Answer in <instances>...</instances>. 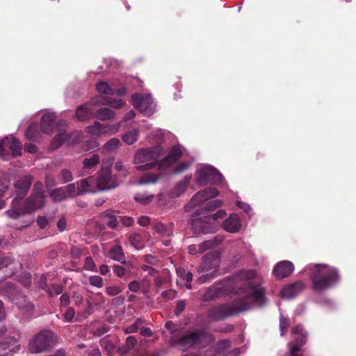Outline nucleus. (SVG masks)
Masks as SVG:
<instances>
[{
	"label": "nucleus",
	"instance_id": "1",
	"mask_svg": "<svg viewBox=\"0 0 356 356\" xmlns=\"http://www.w3.org/2000/svg\"><path fill=\"white\" fill-rule=\"evenodd\" d=\"M236 293L240 296L238 299L211 309L208 312L209 317L220 321L251 309L253 304L261 307L266 302L265 291L259 284L250 282L246 287L239 289Z\"/></svg>",
	"mask_w": 356,
	"mask_h": 356
},
{
	"label": "nucleus",
	"instance_id": "2",
	"mask_svg": "<svg viewBox=\"0 0 356 356\" xmlns=\"http://www.w3.org/2000/svg\"><path fill=\"white\" fill-rule=\"evenodd\" d=\"M306 268L312 271L311 280L316 291H325L339 280L337 269L326 264H309Z\"/></svg>",
	"mask_w": 356,
	"mask_h": 356
},
{
	"label": "nucleus",
	"instance_id": "3",
	"mask_svg": "<svg viewBox=\"0 0 356 356\" xmlns=\"http://www.w3.org/2000/svg\"><path fill=\"white\" fill-rule=\"evenodd\" d=\"M163 152V147L157 145L153 147L138 149L134 156L133 163L139 171L161 169L159 158Z\"/></svg>",
	"mask_w": 356,
	"mask_h": 356
},
{
	"label": "nucleus",
	"instance_id": "4",
	"mask_svg": "<svg viewBox=\"0 0 356 356\" xmlns=\"http://www.w3.org/2000/svg\"><path fill=\"white\" fill-rule=\"evenodd\" d=\"M44 205V196L31 194L26 200L13 199L10 209L6 214L13 219L19 218L26 213L34 212Z\"/></svg>",
	"mask_w": 356,
	"mask_h": 356
},
{
	"label": "nucleus",
	"instance_id": "5",
	"mask_svg": "<svg viewBox=\"0 0 356 356\" xmlns=\"http://www.w3.org/2000/svg\"><path fill=\"white\" fill-rule=\"evenodd\" d=\"M220 259L219 253L211 252L206 254L202 263L198 268V273H202L197 280L199 284L210 281L216 276L218 268L220 266Z\"/></svg>",
	"mask_w": 356,
	"mask_h": 356
},
{
	"label": "nucleus",
	"instance_id": "6",
	"mask_svg": "<svg viewBox=\"0 0 356 356\" xmlns=\"http://www.w3.org/2000/svg\"><path fill=\"white\" fill-rule=\"evenodd\" d=\"M213 341L211 334L202 331H188L179 339L174 337L173 341L184 348H201Z\"/></svg>",
	"mask_w": 356,
	"mask_h": 356
},
{
	"label": "nucleus",
	"instance_id": "7",
	"mask_svg": "<svg viewBox=\"0 0 356 356\" xmlns=\"http://www.w3.org/2000/svg\"><path fill=\"white\" fill-rule=\"evenodd\" d=\"M56 343V335L51 330H44L30 341L29 350L31 353H40L54 346Z\"/></svg>",
	"mask_w": 356,
	"mask_h": 356
},
{
	"label": "nucleus",
	"instance_id": "8",
	"mask_svg": "<svg viewBox=\"0 0 356 356\" xmlns=\"http://www.w3.org/2000/svg\"><path fill=\"white\" fill-rule=\"evenodd\" d=\"M223 180L222 174L209 165L202 166L196 172V182L200 186H205L208 183L222 184Z\"/></svg>",
	"mask_w": 356,
	"mask_h": 356
},
{
	"label": "nucleus",
	"instance_id": "9",
	"mask_svg": "<svg viewBox=\"0 0 356 356\" xmlns=\"http://www.w3.org/2000/svg\"><path fill=\"white\" fill-rule=\"evenodd\" d=\"M22 145L13 136L6 137L0 140V156L3 160H9L21 155Z\"/></svg>",
	"mask_w": 356,
	"mask_h": 356
},
{
	"label": "nucleus",
	"instance_id": "10",
	"mask_svg": "<svg viewBox=\"0 0 356 356\" xmlns=\"http://www.w3.org/2000/svg\"><path fill=\"white\" fill-rule=\"evenodd\" d=\"M293 341L289 343L291 356H302L301 348L305 344L307 339V332L302 325L293 327L291 331Z\"/></svg>",
	"mask_w": 356,
	"mask_h": 356
},
{
	"label": "nucleus",
	"instance_id": "11",
	"mask_svg": "<svg viewBox=\"0 0 356 356\" xmlns=\"http://www.w3.org/2000/svg\"><path fill=\"white\" fill-rule=\"evenodd\" d=\"M97 183L99 191L110 190L118 186L115 177L111 175V163L108 162L102 164L98 172Z\"/></svg>",
	"mask_w": 356,
	"mask_h": 356
},
{
	"label": "nucleus",
	"instance_id": "12",
	"mask_svg": "<svg viewBox=\"0 0 356 356\" xmlns=\"http://www.w3.org/2000/svg\"><path fill=\"white\" fill-rule=\"evenodd\" d=\"M131 102L134 107L145 115L150 116L155 111L156 104L149 95L134 94Z\"/></svg>",
	"mask_w": 356,
	"mask_h": 356
},
{
	"label": "nucleus",
	"instance_id": "13",
	"mask_svg": "<svg viewBox=\"0 0 356 356\" xmlns=\"http://www.w3.org/2000/svg\"><path fill=\"white\" fill-rule=\"evenodd\" d=\"M199 215L200 213H197L191 218V226L196 234H208L217 231V223L207 220V216L199 217Z\"/></svg>",
	"mask_w": 356,
	"mask_h": 356
},
{
	"label": "nucleus",
	"instance_id": "14",
	"mask_svg": "<svg viewBox=\"0 0 356 356\" xmlns=\"http://www.w3.org/2000/svg\"><path fill=\"white\" fill-rule=\"evenodd\" d=\"M120 127V124L116 125H106L101 124L98 121H95L92 125L88 126L86 128L87 133L94 135L99 136L101 134H115Z\"/></svg>",
	"mask_w": 356,
	"mask_h": 356
},
{
	"label": "nucleus",
	"instance_id": "15",
	"mask_svg": "<svg viewBox=\"0 0 356 356\" xmlns=\"http://www.w3.org/2000/svg\"><path fill=\"white\" fill-rule=\"evenodd\" d=\"M20 349V344L15 337H6L0 342V356H13Z\"/></svg>",
	"mask_w": 356,
	"mask_h": 356
},
{
	"label": "nucleus",
	"instance_id": "16",
	"mask_svg": "<svg viewBox=\"0 0 356 356\" xmlns=\"http://www.w3.org/2000/svg\"><path fill=\"white\" fill-rule=\"evenodd\" d=\"M76 184L79 186L78 195L95 193L99 191L97 183L93 177L81 179L76 181Z\"/></svg>",
	"mask_w": 356,
	"mask_h": 356
},
{
	"label": "nucleus",
	"instance_id": "17",
	"mask_svg": "<svg viewBox=\"0 0 356 356\" xmlns=\"http://www.w3.org/2000/svg\"><path fill=\"white\" fill-rule=\"evenodd\" d=\"M182 153V149L180 145L172 147L169 149L168 154L161 159L160 166H161V169L168 168L177 161L181 156Z\"/></svg>",
	"mask_w": 356,
	"mask_h": 356
},
{
	"label": "nucleus",
	"instance_id": "18",
	"mask_svg": "<svg viewBox=\"0 0 356 356\" xmlns=\"http://www.w3.org/2000/svg\"><path fill=\"white\" fill-rule=\"evenodd\" d=\"M219 191L215 188H207L197 192L190 201L192 205H197L202 202L208 200L210 198H213L218 196Z\"/></svg>",
	"mask_w": 356,
	"mask_h": 356
},
{
	"label": "nucleus",
	"instance_id": "19",
	"mask_svg": "<svg viewBox=\"0 0 356 356\" xmlns=\"http://www.w3.org/2000/svg\"><path fill=\"white\" fill-rule=\"evenodd\" d=\"M33 181V177L31 175H25L24 177H20L15 183V188L17 193V196L15 199H21L25 196V195L28 193L31 184Z\"/></svg>",
	"mask_w": 356,
	"mask_h": 356
},
{
	"label": "nucleus",
	"instance_id": "20",
	"mask_svg": "<svg viewBox=\"0 0 356 356\" xmlns=\"http://www.w3.org/2000/svg\"><path fill=\"white\" fill-rule=\"evenodd\" d=\"M294 270V266L289 261H282L277 263L273 270V274L277 278H284L291 275Z\"/></svg>",
	"mask_w": 356,
	"mask_h": 356
},
{
	"label": "nucleus",
	"instance_id": "21",
	"mask_svg": "<svg viewBox=\"0 0 356 356\" xmlns=\"http://www.w3.org/2000/svg\"><path fill=\"white\" fill-rule=\"evenodd\" d=\"M305 288V284L302 282H297L286 286L280 292L282 298L291 299L298 295Z\"/></svg>",
	"mask_w": 356,
	"mask_h": 356
},
{
	"label": "nucleus",
	"instance_id": "22",
	"mask_svg": "<svg viewBox=\"0 0 356 356\" xmlns=\"http://www.w3.org/2000/svg\"><path fill=\"white\" fill-rule=\"evenodd\" d=\"M222 227L228 232L235 233L239 231L241 227L240 218L236 214H231L223 223Z\"/></svg>",
	"mask_w": 356,
	"mask_h": 356
},
{
	"label": "nucleus",
	"instance_id": "23",
	"mask_svg": "<svg viewBox=\"0 0 356 356\" xmlns=\"http://www.w3.org/2000/svg\"><path fill=\"white\" fill-rule=\"evenodd\" d=\"M56 120L54 113H45L41 119L40 128L44 134H50L52 131L53 125Z\"/></svg>",
	"mask_w": 356,
	"mask_h": 356
},
{
	"label": "nucleus",
	"instance_id": "24",
	"mask_svg": "<svg viewBox=\"0 0 356 356\" xmlns=\"http://www.w3.org/2000/svg\"><path fill=\"white\" fill-rule=\"evenodd\" d=\"M192 175H186L184 178L178 182L174 188L173 191L170 194V197L175 198L181 195L187 189L191 181Z\"/></svg>",
	"mask_w": 356,
	"mask_h": 356
},
{
	"label": "nucleus",
	"instance_id": "25",
	"mask_svg": "<svg viewBox=\"0 0 356 356\" xmlns=\"http://www.w3.org/2000/svg\"><path fill=\"white\" fill-rule=\"evenodd\" d=\"M97 90L99 93L106 95H113L115 93L119 95H123L126 93V88H122L118 90L112 89L106 82H100L97 83Z\"/></svg>",
	"mask_w": 356,
	"mask_h": 356
},
{
	"label": "nucleus",
	"instance_id": "26",
	"mask_svg": "<svg viewBox=\"0 0 356 356\" xmlns=\"http://www.w3.org/2000/svg\"><path fill=\"white\" fill-rule=\"evenodd\" d=\"M76 116L79 121H85L93 117V111L87 105H81L77 108Z\"/></svg>",
	"mask_w": 356,
	"mask_h": 356
},
{
	"label": "nucleus",
	"instance_id": "27",
	"mask_svg": "<svg viewBox=\"0 0 356 356\" xmlns=\"http://www.w3.org/2000/svg\"><path fill=\"white\" fill-rule=\"evenodd\" d=\"M138 340L134 336L127 337L123 346L118 348V352L121 355H126L129 353L137 344Z\"/></svg>",
	"mask_w": 356,
	"mask_h": 356
},
{
	"label": "nucleus",
	"instance_id": "28",
	"mask_svg": "<svg viewBox=\"0 0 356 356\" xmlns=\"http://www.w3.org/2000/svg\"><path fill=\"white\" fill-rule=\"evenodd\" d=\"M177 274L180 280L185 281V286L188 289H191V282L193 280V274L190 271H186L182 268L177 269Z\"/></svg>",
	"mask_w": 356,
	"mask_h": 356
},
{
	"label": "nucleus",
	"instance_id": "29",
	"mask_svg": "<svg viewBox=\"0 0 356 356\" xmlns=\"http://www.w3.org/2000/svg\"><path fill=\"white\" fill-rule=\"evenodd\" d=\"M222 238L220 236H216L212 239L207 240L204 241L203 243L199 244V250H201L202 252L211 249L214 247L218 246L222 241Z\"/></svg>",
	"mask_w": 356,
	"mask_h": 356
},
{
	"label": "nucleus",
	"instance_id": "30",
	"mask_svg": "<svg viewBox=\"0 0 356 356\" xmlns=\"http://www.w3.org/2000/svg\"><path fill=\"white\" fill-rule=\"evenodd\" d=\"M99 156L97 154L85 158L83 161V170L86 172L87 170L95 167L99 163Z\"/></svg>",
	"mask_w": 356,
	"mask_h": 356
},
{
	"label": "nucleus",
	"instance_id": "31",
	"mask_svg": "<svg viewBox=\"0 0 356 356\" xmlns=\"http://www.w3.org/2000/svg\"><path fill=\"white\" fill-rule=\"evenodd\" d=\"M115 113L108 108H102L95 113L93 112V117L100 120H107L114 117Z\"/></svg>",
	"mask_w": 356,
	"mask_h": 356
},
{
	"label": "nucleus",
	"instance_id": "32",
	"mask_svg": "<svg viewBox=\"0 0 356 356\" xmlns=\"http://www.w3.org/2000/svg\"><path fill=\"white\" fill-rule=\"evenodd\" d=\"M110 257L117 261L124 263L125 256L123 253V250L121 246L115 245L109 252Z\"/></svg>",
	"mask_w": 356,
	"mask_h": 356
},
{
	"label": "nucleus",
	"instance_id": "33",
	"mask_svg": "<svg viewBox=\"0 0 356 356\" xmlns=\"http://www.w3.org/2000/svg\"><path fill=\"white\" fill-rule=\"evenodd\" d=\"M50 197L54 202H61L67 199V193L63 187L57 188L49 193Z\"/></svg>",
	"mask_w": 356,
	"mask_h": 356
},
{
	"label": "nucleus",
	"instance_id": "34",
	"mask_svg": "<svg viewBox=\"0 0 356 356\" xmlns=\"http://www.w3.org/2000/svg\"><path fill=\"white\" fill-rule=\"evenodd\" d=\"M65 143H71L70 140V135L66 132H62L54 137L52 145L54 148L56 149Z\"/></svg>",
	"mask_w": 356,
	"mask_h": 356
},
{
	"label": "nucleus",
	"instance_id": "35",
	"mask_svg": "<svg viewBox=\"0 0 356 356\" xmlns=\"http://www.w3.org/2000/svg\"><path fill=\"white\" fill-rule=\"evenodd\" d=\"M99 103L103 105L110 106L115 109L121 108L124 105V102L121 99H113L111 97L103 98Z\"/></svg>",
	"mask_w": 356,
	"mask_h": 356
},
{
	"label": "nucleus",
	"instance_id": "36",
	"mask_svg": "<svg viewBox=\"0 0 356 356\" xmlns=\"http://www.w3.org/2000/svg\"><path fill=\"white\" fill-rule=\"evenodd\" d=\"M161 177V175H156L154 173H146L139 180V185H145L150 184H155Z\"/></svg>",
	"mask_w": 356,
	"mask_h": 356
},
{
	"label": "nucleus",
	"instance_id": "37",
	"mask_svg": "<svg viewBox=\"0 0 356 356\" xmlns=\"http://www.w3.org/2000/svg\"><path fill=\"white\" fill-rule=\"evenodd\" d=\"M15 304L26 313H30L33 309V305L28 301L26 297L22 296L17 298Z\"/></svg>",
	"mask_w": 356,
	"mask_h": 356
},
{
	"label": "nucleus",
	"instance_id": "38",
	"mask_svg": "<svg viewBox=\"0 0 356 356\" xmlns=\"http://www.w3.org/2000/svg\"><path fill=\"white\" fill-rule=\"evenodd\" d=\"M138 131L137 129H132L124 134L122 138L126 144L131 145L138 140Z\"/></svg>",
	"mask_w": 356,
	"mask_h": 356
},
{
	"label": "nucleus",
	"instance_id": "39",
	"mask_svg": "<svg viewBox=\"0 0 356 356\" xmlns=\"http://www.w3.org/2000/svg\"><path fill=\"white\" fill-rule=\"evenodd\" d=\"M129 242L137 250H140L144 247L143 237L138 234H131L129 236Z\"/></svg>",
	"mask_w": 356,
	"mask_h": 356
},
{
	"label": "nucleus",
	"instance_id": "40",
	"mask_svg": "<svg viewBox=\"0 0 356 356\" xmlns=\"http://www.w3.org/2000/svg\"><path fill=\"white\" fill-rule=\"evenodd\" d=\"M38 125L35 123L31 124L26 130L25 136L26 138L32 141H35L38 139Z\"/></svg>",
	"mask_w": 356,
	"mask_h": 356
},
{
	"label": "nucleus",
	"instance_id": "41",
	"mask_svg": "<svg viewBox=\"0 0 356 356\" xmlns=\"http://www.w3.org/2000/svg\"><path fill=\"white\" fill-rule=\"evenodd\" d=\"M163 131L160 129L154 130L147 136V140L149 143H160L163 140Z\"/></svg>",
	"mask_w": 356,
	"mask_h": 356
},
{
	"label": "nucleus",
	"instance_id": "42",
	"mask_svg": "<svg viewBox=\"0 0 356 356\" xmlns=\"http://www.w3.org/2000/svg\"><path fill=\"white\" fill-rule=\"evenodd\" d=\"M153 197V195H147L145 193H137L134 196L135 200L143 204H149L152 202Z\"/></svg>",
	"mask_w": 356,
	"mask_h": 356
},
{
	"label": "nucleus",
	"instance_id": "43",
	"mask_svg": "<svg viewBox=\"0 0 356 356\" xmlns=\"http://www.w3.org/2000/svg\"><path fill=\"white\" fill-rule=\"evenodd\" d=\"M59 179L61 184H65L73 179L72 172L68 169H63L60 172Z\"/></svg>",
	"mask_w": 356,
	"mask_h": 356
},
{
	"label": "nucleus",
	"instance_id": "44",
	"mask_svg": "<svg viewBox=\"0 0 356 356\" xmlns=\"http://www.w3.org/2000/svg\"><path fill=\"white\" fill-rule=\"evenodd\" d=\"M65 193H67V197H71L78 195L79 186L76 183L70 184L65 187Z\"/></svg>",
	"mask_w": 356,
	"mask_h": 356
},
{
	"label": "nucleus",
	"instance_id": "45",
	"mask_svg": "<svg viewBox=\"0 0 356 356\" xmlns=\"http://www.w3.org/2000/svg\"><path fill=\"white\" fill-rule=\"evenodd\" d=\"M124 287L122 286L112 285L106 288V291L108 296H117L122 292Z\"/></svg>",
	"mask_w": 356,
	"mask_h": 356
},
{
	"label": "nucleus",
	"instance_id": "46",
	"mask_svg": "<svg viewBox=\"0 0 356 356\" xmlns=\"http://www.w3.org/2000/svg\"><path fill=\"white\" fill-rule=\"evenodd\" d=\"M14 262V259L11 256L4 255L0 253V270L3 268L8 267Z\"/></svg>",
	"mask_w": 356,
	"mask_h": 356
},
{
	"label": "nucleus",
	"instance_id": "47",
	"mask_svg": "<svg viewBox=\"0 0 356 356\" xmlns=\"http://www.w3.org/2000/svg\"><path fill=\"white\" fill-rule=\"evenodd\" d=\"M119 144L120 140L117 138H113L105 143L104 148L109 151H113L118 147Z\"/></svg>",
	"mask_w": 356,
	"mask_h": 356
},
{
	"label": "nucleus",
	"instance_id": "48",
	"mask_svg": "<svg viewBox=\"0 0 356 356\" xmlns=\"http://www.w3.org/2000/svg\"><path fill=\"white\" fill-rule=\"evenodd\" d=\"M89 284L91 286L102 288L103 286V279L99 275H92L88 278Z\"/></svg>",
	"mask_w": 356,
	"mask_h": 356
},
{
	"label": "nucleus",
	"instance_id": "49",
	"mask_svg": "<svg viewBox=\"0 0 356 356\" xmlns=\"http://www.w3.org/2000/svg\"><path fill=\"white\" fill-rule=\"evenodd\" d=\"M290 325V321L288 318H284L282 314H280V334L283 336L284 332L286 331L287 328Z\"/></svg>",
	"mask_w": 356,
	"mask_h": 356
},
{
	"label": "nucleus",
	"instance_id": "50",
	"mask_svg": "<svg viewBox=\"0 0 356 356\" xmlns=\"http://www.w3.org/2000/svg\"><path fill=\"white\" fill-rule=\"evenodd\" d=\"M257 275L256 271L254 270H241L238 276L245 280H252L254 279Z\"/></svg>",
	"mask_w": 356,
	"mask_h": 356
},
{
	"label": "nucleus",
	"instance_id": "51",
	"mask_svg": "<svg viewBox=\"0 0 356 356\" xmlns=\"http://www.w3.org/2000/svg\"><path fill=\"white\" fill-rule=\"evenodd\" d=\"M217 296H218V293H217L216 289L209 288L207 289V291L203 295L202 299L204 301H209L210 300L213 299Z\"/></svg>",
	"mask_w": 356,
	"mask_h": 356
},
{
	"label": "nucleus",
	"instance_id": "52",
	"mask_svg": "<svg viewBox=\"0 0 356 356\" xmlns=\"http://www.w3.org/2000/svg\"><path fill=\"white\" fill-rule=\"evenodd\" d=\"M226 213L225 210L220 209L218 210L217 212H216L214 214L211 216H207V220H210L211 222H213L216 223V220L219 218H222L225 217Z\"/></svg>",
	"mask_w": 356,
	"mask_h": 356
},
{
	"label": "nucleus",
	"instance_id": "53",
	"mask_svg": "<svg viewBox=\"0 0 356 356\" xmlns=\"http://www.w3.org/2000/svg\"><path fill=\"white\" fill-rule=\"evenodd\" d=\"M226 213L225 210L220 209L218 210L217 212H216L214 214L211 216H207V220H210L211 222H213L216 223V220L219 218H222L225 217Z\"/></svg>",
	"mask_w": 356,
	"mask_h": 356
},
{
	"label": "nucleus",
	"instance_id": "54",
	"mask_svg": "<svg viewBox=\"0 0 356 356\" xmlns=\"http://www.w3.org/2000/svg\"><path fill=\"white\" fill-rule=\"evenodd\" d=\"M140 322L141 321L140 319H137L134 324L127 326L126 328H124V332L126 334L136 332L138 330L139 324L140 323Z\"/></svg>",
	"mask_w": 356,
	"mask_h": 356
},
{
	"label": "nucleus",
	"instance_id": "55",
	"mask_svg": "<svg viewBox=\"0 0 356 356\" xmlns=\"http://www.w3.org/2000/svg\"><path fill=\"white\" fill-rule=\"evenodd\" d=\"M96 266L91 257H88L85 259L84 268L87 270L94 271Z\"/></svg>",
	"mask_w": 356,
	"mask_h": 356
},
{
	"label": "nucleus",
	"instance_id": "56",
	"mask_svg": "<svg viewBox=\"0 0 356 356\" xmlns=\"http://www.w3.org/2000/svg\"><path fill=\"white\" fill-rule=\"evenodd\" d=\"M222 205V202L219 200H214L212 201H210L207 204L206 209L209 211H212L215 210L216 209L220 207Z\"/></svg>",
	"mask_w": 356,
	"mask_h": 356
},
{
	"label": "nucleus",
	"instance_id": "57",
	"mask_svg": "<svg viewBox=\"0 0 356 356\" xmlns=\"http://www.w3.org/2000/svg\"><path fill=\"white\" fill-rule=\"evenodd\" d=\"M75 314L74 309L72 307H68L63 314L64 321L70 322Z\"/></svg>",
	"mask_w": 356,
	"mask_h": 356
},
{
	"label": "nucleus",
	"instance_id": "58",
	"mask_svg": "<svg viewBox=\"0 0 356 356\" xmlns=\"http://www.w3.org/2000/svg\"><path fill=\"white\" fill-rule=\"evenodd\" d=\"M63 287L59 284H53L48 290L50 296L59 295L63 292Z\"/></svg>",
	"mask_w": 356,
	"mask_h": 356
},
{
	"label": "nucleus",
	"instance_id": "59",
	"mask_svg": "<svg viewBox=\"0 0 356 356\" xmlns=\"http://www.w3.org/2000/svg\"><path fill=\"white\" fill-rule=\"evenodd\" d=\"M190 165H191V163L188 162H186V161L181 162L176 166V168L175 169V173L183 172L189 168Z\"/></svg>",
	"mask_w": 356,
	"mask_h": 356
},
{
	"label": "nucleus",
	"instance_id": "60",
	"mask_svg": "<svg viewBox=\"0 0 356 356\" xmlns=\"http://www.w3.org/2000/svg\"><path fill=\"white\" fill-rule=\"evenodd\" d=\"M32 194H35V195L37 194V195H43V185H42V182L37 181L34 184Z\"/></svg>",
	"mask_w": 356,
	"mask_h": 356
},
{
	"label": "nucleus",
	"instance_id": "61",
	"mask_svg": "<svg viewBox=\"0 0 356 356\" xmlns=\"http://www.w3.org/2000/svg\"><path fill=\"white\" fill-rule=\"evenodd\" d=\"M72 300L76 305H80L83 301V296L80 292L75 291L73 293Z\"/></svg>",
	"mask_w": 356,
	"mask_h": 356
},
{
	"label": "nucleus",
	"instance_id": "62",
	"mask_svg": "<svg viewBox=\"0 0 356 356\" xmlns=\"http://www.w3.org/2000/svg\"><path fill=\"white\" fill-rule=\"evenodd\" d=\"M109 328L107 325H102L99 327L97 328V330L93 332L95 336L101 337L103 334L108 332Z\"/></svg>",
	"mask_w": 356,
	"mask_h": 356
},
{
	"label": "nucleus",
	"instance_id": "63",
	"mask_svg": "<svg viewBox=\"0 0 356 356\" xmlns=\"http://www.w3.org/2000/svg\"><path fill=\"white\" fill-rule=\"evenodd\" d=\"M186 302L184 300H179L177 302L176 309L175 313L177 316H179L185 309Z\"/></svg>",
	"mask_w": 356,
	"mask_h": 356
},
{
	"label": "nucleus",
	"instance_id": "64",
	"mask_svg": "<svg viewBox=\"0 0 356 356\" xmlns=\"http://www.w3.org/2000/svg\"><path fill=\"white\" fill-rule=\"evenodd\" d=\"M120 220L122 224L126 227L131 226L134 223V219L129 216H120Z\"/></svg>",
	"mask_w": 356,
	"mask_h": 356
}]
</instances>
